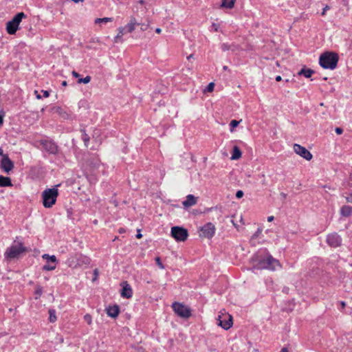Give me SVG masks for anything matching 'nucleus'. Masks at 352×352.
<instances>
[{"label": "nucleus", "mask_w": 352, "mask_h": 352, "mask_svg": "<svg viewBox=\"0 0 352 352\" xmlns=\"http://www.w3.org/2000/svg\"><path fill=\"white\" fill-rule=\"evenodd\" d=\"M339 60L338 55L332 52H326L319 58V65L324 69H334Z\"/></svg>", "instance_id": "obj_1"}, {"label": "nucleus", "mask_w": 352, "mask_h": 352, "mask_svg": "<svg viewBox=\"0 0 352 352\" xmlns=\"http://www.w3.org/2000/svg\"><path fill=\"white\" fill-rule=\"evenodd\" d=\"M60 184L56 185L54 187L51 188H47L42 192V202L43 205L46 208H52L56 201V199L58 196V187Z\"/></svg>", "instance_id": "obj_2"}, {"label": "nucleus", "mask_w": 352, "mask_h": 352, "mask_svg": "<svg viewBox=\"0 0 352 352\" xmlns=\"http://www.w3.org/2000/svg\"><path fill=\"white\" fill-rule=\"evenodd\" d=\"M276 266H280L279 261L267 253L265 258L258 260V263L254 265V268L256 270L265 269L274 271L276 270Z\"/></svg>", "instance_id": "obj_3"}, {"label": "nucleus", "mask_w": 352, "mask_h": 352, "mask_svg": "<svg viewBox=\"0 0 352 352\" xmlns=\"http://www.w3.org/2000/svg\"><path fill=\"white\" fill-rule=\"evenodd\" d=\"M142 25L141 28L142 29H146V28H144L143 27H146L148 23H128L126 26L123 28H119L118 29V34L114 37V42L115 43H120L122 42V37L126 34V33H130L133 32L135 30V25Z\"/></svg>", "instance_id": "obj_4"}, {"label": "nucleus", "mask_w": 352, "mask_h": 352, "mask_svg": "<svg viewBox=\"0 0 352 352\" xmlns=\"http://www.w3.org/2000/svg\"><path fill=\"white\" fill-rule=\"evenodd\" d=\"M27 251L28 249L23 246V243H19L18 245H12L7 248L5 256L7 258L12 259L16 258L20 254Z\"/></svg>", "instance_id": "obj_5"}, {"label": "nucleus", "mask_w": 352, "mask_h": 352, "mask_svg": "<svg viewBox=\"0 0 352 352\" xmlns=\"http://www.w3.org/2000/svg\"><path fill=\"white\" fill-rule=\"evenodd\" d=\"M170 234L177 242L185 241L188 237V230L181 226L172 227Z\"/></svg>", "instance_id": "obj_6"}, {"label": "nucleus", "mask_w": 352, "mask_h": 352, "mask_svg": "<svg viewBox=\"0 0 352 352\" xmlns=\"http://www.w3.org/2000/svg\"><path fill=\"white\" fill-rule=\"evenodd\" d=\"M172 307L175 314L181 318H188L192 315L190 309L182 303L175 302Z\"/></svg>", "instance_id": "obj_7"}, {"label": "nucleus", "mask_w": 352, "mask_h": 352, "mask_svg": "<svg viewBox=\"0 0 352 352\" xmlns=\"http://www.w3.org/2000/svg\"><path fill=\"white\" fill-rule=\"evenodd\" d=\"M42 258L47 261V263L45 264L42 267L43 271H52L56 269V265L58 263V261L54 255L44 254L42 256Z\"/></svg>", "instance_id": "obj_8"}, {"label": "nucleus", "mask_w": 352, "mask_h": 352, "mask_svg": "<svg viewBox=\"0 0 352 352\" xmlns=\"http://www.w3.org/2000/svg\"><path fill=\"white\" fill-rule=\"evenodd\" d=\"M217 324L225 330L229 329L233 324L232 317L230 314H222L219 316Z\"/></svg>", "instance_id": "obj_9"}, {"label": "nucleus", "mask_w": 352, "mask_h": 352, "mask_svg": "<svg viewBox=\"0 0 352 352\" xmlns=\"http://www.w3.org/2000/svg\"><path fill=\"white\" fill-rule=\"evenodd\" d=\"M41 145L50 154L56 155L58 153V145L52 140H43L40 142Z\"/></svg>", "instance_id": "obj_10"}, {"label": "nucleus", "mask_w": 352, "mask_h": 352, "mask_svg": "<svg viewBox=\"0 0 352 352\" xmlns=\"http://www.w3.org/2000/svg\"><path fill=\"white\" fill-rule=\"evenodd\" d=\"M215 233V227L212 223H207L201 228L200 236L202 237L211 239Z\"/></svg>", "instance_id": "obj_11"}, {"label": "nucleus", "mask_w": 352, "mask_h": 352, "mask_svg": "<svg viewBox=\"0 0 352 352\" xmlns=\"http://www.w3.org/2000/svg\"><path fill=\"white\" fill-rule=\"evenodd\" d=\"M326 241L330 247L338 248L342 244V238L338 233L334 232L327 235Z\"/></svg>", "instance_id": "obj_12"}, {"label": "nucleus", "mask_w": 352, "mask_h": 352, "mask_svg": "<svg viewBox=\"0 0 352 352\" xmlns=\"http://www.w3.org/2000/svg\"><path fill=\"white\" fill-rule=\"evenodd\" d=\"M294 150L296 154L299 155L306 160L309 161L312 159V154L305 147L302 146L298 144H294Z\"/></svg>", "instance_id": "obj_13"}, {"label": "nucleus", "mask_w": 352, "mask_h": 352, "mask_svg": "<svg viewBox=\"0 0 352 352\" xmlns=\"http://www.w3.org/2000/svg\"><path fill=\"white\" fill-rule=\"evenodd\" d=\"M14 167V162L9 156H3L0 160V168L6 173H9Z\"/></svg>", "instance_id": "obj_14"}, {"label": "nucleus", "mask_w": 352, "mask_h": 352, "mask_svg": "<svg viewBox=\"0 0 352 352\" xmlns=\"http://www.w3.org/2000/svg\"><path fill=\"white\" fill-rule=\"evenodd\" d=\"M122 289L120 291V296L124 298H131L133 296V289L131 286L127 281H123L120 284Z\"/></svg>", "instance_id": "obj_15"}, {"label": "nucleus", "mask_w": 352, "mask_h": 352, "mask_svg": "<svg viewBox=\"0 0 352 352\" xmlns=\"http://www.w3.org/2000/svg\"><path fill=\"white\" fill-rule=\"evenodd\" d=\"M106 311L108 316L112 318H116L120 312V309L119 305H114L113 306H109L107 307Z\"/></svg>", "instance_id": "obj_16"}, {"label": "nucleus", "mask_w": 352, "mask_h": 352, "mask_svg": "<svg viewBox=\"0 0 352 352\" xmlns=\"http://www.w3.org/2000/svg\"><path fill=\"white\" fill-rule=\"evenodd\" d=\"M197 198L195 197L193 195H188L186 196V199L183 201V206L184 208H189L192 206H194L197 204Z\"/></svg>", "instance_id": "obj_17"}, {"label": "nucleus", "mask_w": 352, "mask_h": 352, "mask_svg": "<svg viewBox=\"0 0 352 352\" xmlns=\"http://www.w3.org/2000/svg\"><path fill=\"white\" fill-rule=\"evenodd\" d=\"M12 186V180L9 177L0 175V187H11Z\"/></svg>", "instance_id": "obj_18"}, {"label": "nucleus", "mask_w": 352, "mask_h": 352, "mask_svg": "<svg viewBox=\"0 0 352 352\" xmlns=\"http://www.w3.org/2000/svg\"><path fill=\"white\" fill-rule=\"evenodd\" d=\"M340 214L344 217H349L352 215V206L344 205L340 208Z\"/></svg>", "instance_id": "obj_19"}, {"label": "nucleus", "mask_w": 352, "mask_h": 352, "mask_svg": "<svg viewBox=\"0 0 352 352\" xmlns=\"http://www.w3.org/2000/svg\"><path fill=\"white\" fill-rule=\"evenodd\" d=\"M314 72H315L313 69L307 68L305 66L298 72V75L303 76L305 78H309L313 74H314Z\"/></svg>", "instance_id": "obj_20"}, {"label": "nucleus", "mask_w": 352, "mask_h": 352, "mask_svg": "<svg viewBox=\"0 0 352 352\" xmlns=\"http://www.w3.org/2000/svg\"><path fill=\"white\" fill-rule=\"evenodd\" d=\"M20 23H6V30L10 34H14L20 29Z\"/></svg>", "instance_id": "obj_21"}, {"label": "nucleus", "mask_w": 352, "mask_h": 352, "mask_svg": "<svg viewBox=\"0 0 352 352\" xmlns=\"http://www.w3.org/2000/svg\"><path fill=\"white\" fill-rule=\"evenodd\" d=\"M242 152L238 146H234L232 148L231 160H236L241 157Z\"/></svg>", "instance_id": "obj_22"}, {"label": "nucleus", "mask_w": 352, "mask_h": 352, "mask_svg": "<svg viewBox=\"0 0 352 352\" xmlns=\"http://www.w3.org/2000/svg\"><path fill=\"white\" fill-rule=\"evenodd\" d=\"M27 16L23 12H19L14 15L12 19L7 21V22H21L22 19H25Z\"/></svg>", "instance_id": "obj_23"}, {"label": "nucleus", "mask_w": 352, "mask_h": 352, "mask_svg": "<svg viewBox=\"0 0 352 352\" xmlns=\"http://www.w3.org/2000/svg\"><path fill=\"white\" fill-rule=\"evenodd\" d=\"M80 132H81V138L83 140L85 146L87 147L90 138H89V135L86 133L85 129H80Z\"/></svg>", "instance_id": "obj_24"}, {"label": "nucleus", "mask_w": 352, "mask_h": 352, "mask_svg": "<svg viewBox=\"0 0 352 352\" xmlns=\"http://www.w3.org/2000/svg\"><path fill=\"white\" fill-rule=\"evenodd\" d=\"M56 112L63 119H69V114H68L63 108L57 107L56 109Z\"/></svg>", "instance_id": "obj_25"}, {"label": "nucleus", "mask_w": 352, "mask_h": 352, "mask_svg": "<svg viewBox=\"0 0 352 352\" xmlns=\"http://www.w3.org/2000/svg\"><path fill=\"white\" fill-rule=\"evenodd\" d=\"M236 0H223L221 6L227 8H232L235 3Z\"/></svg>", "instance_id": "obj_26"}, {"label": "nucleus", "mask_w": 352, "mask_h": 352, "mask_svg": "<svg viewBox=\"0 0 352 352\" xmlns=\"http://www.w3.org/2000/svg\"><path fill=\"white\" fill-rule=\"evenodd\" d=\"M78 264L80 265V262L85 263L86 265L90 263V259L87 256H85L82 255H79L78 258H77Z\"/></svg>", "instance_id": "obj_27"}, {"label": "nucleus", "mask_w": 352, "mask_h": 352, "mask_svg": "<svg viewBox=\"0 0 352 352\" xmlns=\"http://www.w3.org/2000/svg\"><path fill=\"white\" fill-rule=\"evenodd\" d=\"M343 196L345 197L347 203L352 204V189L349 188V192H344Z\"/></svg>", "instance_id": "obj_28"}, {"label": "nucleus", "mask_w": 352, "mask_h": 352, "mask_svg": "<svg viewBox=\"0 0 352 352\" xmlns=\"http://www.w3.org/2000/svg\"><path fill=\"white\" fill-rule=\"evenodd\" d=\"M49 314H50V316H49V320L50 322H54L57 318H56V312H55V310L54 309H50L49 310Z\"/></svg>", "instance_id": "obj_29"}, {"label": "nucleus", "mask_w": 352, "mask_h": 352, "mask_svg": "<svg viewBox=\"0 0 352 352\" xmlns=\"http://www.w3.org/2000/svg\"><path fill=\"white\" fill-rule=\"evenodd\" d=\"M42 294H43V287L40 285L36 286L35 292H34L35 299H38V298H40V296L42 295Z\"/></svg>", "instance_id": "obj_30"}, {"label": "nucleus", "mask_w": 352, "mask_h": 352, "mask_svg": "<svg viewBox=\"0 0 352 352\" xmlns=\"http://www.w3.org/2000/svg\"><path fill=\"white\" fill-rule=\"evenodd\" d=\"M241 120L240 121H238L236 120H232L231 122H230V130L231 132H232L234 129V128H236V126H238V125L239 124Z\"/></svg>", "instance_id": "obj_31"}, {"label": "nucleus", "mask_w": 352, "mask_h": 352, "mask_svg": "<svg viewBox=\"0 0 352 352\" xmlns=\"http://www.w3.org/2000/svg\"><path fill=\"white\" fill-rule=\"evenodd\" d=\"M91 81V76H87L85 78H78L77 82L78 84L83 83V84H87Z\"/></svg>", "instance_id": "obj_32"}, {"label": "nucleus", "mask_w": 352, "mask_h": 352, "mask_svg": "<svg viewBox=\"0 0 352 352\" xmlns=\"http://www.w3.org/2000/svg\"><path fill=\"white\" fill-rule=\"evenodd\" d=\"M84 320L87 322L88 324H91L92 323V317L89 314H87L84 316Z\"/></svg>", "instance_id": "obj_33"}, {"label": "nucleus", "mask_w": 352, "mask_h": 352, "mask_svg": "<svg viewBox=\"0 0 352 352\" xmlns=\"http://www.w3.org/2000/svg\"><path fill=\"white\" fill-rule=\"evenodd\" d=\"M111 20L110 18H96L94 20V22H109Z\"/></svg>", "instance_id": "obj_34"}, {"label": "nucleus", "mask_w": 352, "mask_h": 352, "mask_svg": "<svg viewBox=\"0 0 352 352\" xmlns=\"http://www.w3.org/2000/svg\"><path fill=\"white\" fill-rule=\"evenodd\" d=\"M262 233V229L258 228L257 230L253 234L252 238L256 239L259 236V235Z\"/></svg>", "instance_id": "obj_35"}, {"label": "nucleus", "mask_w": 352, "mask_h": 352, "mask_svg": "<svg viewBox=\"0 0 352 352\" xmlns=\"http://www.w3.org/2000/svg\"><path fill=\"white\" fill-rule=\"evenodd\" d=\"M220 23H212L210 25V30L211 31H217L218 28H219Z\"/></svg>", "instance_id": "obj_36"}, {"label": "nucleus", "mask_w": 352, "mask_h": 352, "mask_svg": "<svg viewBox=\"0 0 352 352\" xmlns=\"http://www.w3.org/2000/svg\"><path fill=\"white\" fill-rule=\"evenodd\" d=\"M155 261H156V263L157 265L161 268V269H164V265L162 264V261H161V259L160 257H156L155 258Z\"/></svg>", "instance_id": "obj_37"}, {"label": "nucleus", "mask_w": 352, "mask_h": 352, "mask_svg": "<svg viewBox=\"0 0 352 352\" xmlns=\"http://www.w3.org/2000/svg\"><path fill=\"white\" fill-rule=\"evenodd\" d=\"M214 82H210V83L208 85L207 87H206V90H207L208 91H209V92L212 91H213V89H214Z\"/></svg>", "instance_id": "obj_38"}, {"label": "nucleus", "mask_w": 352, "mask_h": 352, "mask_svg": "<svg viewBox=\"0 0 352 352\" xmlns=\"http://www.w3.org/2000/svg\"><path fill=\"white\" fill-rule=\"evenodd\" d=\"M243 195H244V193H243V190H239L236 192V197L237 199H241L243 197Z\"/></svg>", "instance_id": "obj_39"}, {"label": "nucleus", "mask_w": 352, "mask_h": 352, "mask_svg": "<svg viewBox=\"0 0 352 352\" xmlns=\"http://www.w3.org/2000/svg\"><path fill=\"white\" fill-rule=\"evenodd\" d=\"M347 187H349V188H352V173L349 175V182H347Z\"/></svg>", "instance_id": "obj_40"}, {"label": "nucleus", "mask_w": 352, "mask_h": 352, "mask_svg": "<svg viewBox=\"0 0 352 352\" xmlns=\"http://www.w3.org/2000/svg\"><path fill=\"white\" fill-rule=\"evenodd\" d=\"M221 48L223 51H227L230 49V47L227 43H223L221 46Z\"/></svg>", "instance_id": "obj_41"}, {"label": "nucleus", "mask_w": 352, "mask_h": 352, "mask_svg": "<svg viewBox=\"0 0 352 352\" xmlns=\"http://www.w3.org/2000/svg\"><path fill=\"white\" fill-rule=\"evenodd\" d=\"M335 132L336 133L337 135H341L343 133V129L340 127H336L335 129Z\"/></svg>", "instance_id": "obj_42"}, {"label": "nucleus", "mask_w": 352, "mask_h": 352, "mask_svg": "<svg viewBox=\"0 0 352 352\" xmlns=\"http://www.w3.org/2000/svg\"><path fill=\"white\" fill-rule=\"evenodd\" d=\"M43 97L47 98L50 96V92L47 90H42Z\"/></svg>", "instance_id": "obj_43"}, {"label": "nucleus", "mask_w": 352, "mask_h": 352, "mask_svg": "<svg viewBox=\"0 0 352 352\" xmlns=\"http://www.w3.org/2000/svg\"><path fill=\"white\" fill-rule=\"evenodd\" d=\"M135 236L137 239H141L142 237V234H141L140 229L137 230V234H136Z\"/></svg>", "instance_id": "obj_44"}, {"label": "nucleus", "mask_w": 352, "mask_h": 352, "mask_svg": "<svg viewBox=\"0 0 352 352\" xmlns=\"http://www.w3.org/2000/svg\"><path fill=\"white\" fill-rule=\"evenodd\" d=\"M3 116H4V113L3 112V114H0V127L3 125Z\"/></svg>", "instance_id": "obj_45"}, {"label": "nucleus", "mask_w": 352, "mask_h": 352, "mask_svg": "<svg viewBox=\"0 0 352 352\" xmlns=\"http://www.w3.org/2000/svg\"><path fill=\"white\" fill-rule=\"evenodd\" d=\"M34 94H35L36 98L37 99H38V100H39V99H41V98H42V96L39 94V93H38V91L35 90V91H34Z\"/></svg>", "instance_id": "obj_46"}, {"label": "nucleus", "mask_w": 352, "mask_h": 352, "mask_svg": "<svg viewBox=\"0 0 352 352\" xmlns=\"http://www.w3.org/2000/svg\"><path fill=\"white\" fill-rule=\"evenodd\" d=\"M330 9V7L329 6H325V7L323 8L322 15H324L325 14V12Z\"/></svg>", "instance_id": "obj_47"}, {"label": "nucleus", "mask_w": 352, "mask_h": 352, "mask_svg": "<svg viewBox=\"0 0 352 352\" xmlns=\"http://www.w3.org/2000/svg\"><path fill=\"white\" fill-rule=\"evenodd\" d=\"M0 156L1 157V158H3V156H8V155L4 154L3 149L0 148Z\"/></svg>", "instance_id": "obj_48"}, {"label": "nucleus", "mask_w": 352, "mask_h": 352, "mask_svg": "<svg viewBox=\"0 0 352 352\" xmlns=\"http://www.w3.org/2000/svg\"><path fill=\"white\" fill-rule=\"evenodd\" d=\"M72 76L75 78H79L80 74L78 72H76V71H73Z\"/></svg>", "instance_id": "obj_49"}, {"label": "nucleus", "mask_w": 352, "mask_h": 352, "mask_svg": "<svg viewBox=\"0 0 352 352\" xmlns=\"http://www.w3.org/2000/svg\"><path fill=\"white\" fill-rule=\"evenodd\" d=\"M274 216H270V217H267V221L269 222H271V221H272L274 220Z\"/></svg>", "instance_id": "obj_50"}, {"label": "nucleus", "mask_w": 352, "mask_h": 352, "mask_svg": "<svg viewBox=\"0 0 352 352\" xmlns=\"http://www.w3.org/2000/svg\"><path fill=\"white\" fill-rule=\"evenodd\" d=\"M340 305L342 306V309H344V307H346V302L344 301H341Z\"/></svg>", "instance_id": "obj_51"}, {"label": "nucleus", "mask_w": 352, "mask_h": 352, "mask_svg": "<svg viewBox=\"0 0 352 352\" xmlns=\"http://www.w3.org/2000/svg\"><path fill=\"white\" fill-rule=\"evenodd\" d=\"M280 352H289V351L287 347H283Z\"/></svg>", "instance_id": "obj_52"}, {"label": "nucleus", "mask_w": 352, "mask_h": 352, "mask_svg": "<svg viewBox=\"0 0 352 352\" xmlns=\"http://www.w3.org/2000/svg\"><path fill=\"white\" fill-rule=\"evenodd\" d=\"M119 233L122 234V233H124L125 232V229L123 228H120L118 230Z\"/></svg>", "instance_id": "obj_53"}, {"label": "nucleus", "mask_w": 352, "mask_h": 352, "mask_svg": "<svg viewBox=\"0 0 352 352\" xmlns=\"http://www.w3.org/2000/svg\"><path fill=\"white\" fill-rule=\"evenodd\" d=\"M276 80L279 82L282 80V78L280 76H277L276 78H275Z\"/></svg>", "instance_id": "obj_54"}, {"label": "nucleus", "mask_w": 352, "mask_h": 352, "mask_svg": "<svg viewBox=\"0 0 352 352\" xmlns=\"http://www.w3.org/2000/svg\"><path fill=\"white\" fill-rule=\"evenodd\" d=\"M155 32H156V33H157V34H160V33H161V32H162V30H161V28H156V29H155Z\"/></svg>", "instance_id": "obj_55"}, {"label": "nucleus", "mask_w": 352, "mask_h": 352, "mask_svg": "<svg viewBox=\"0 0 352 352\" xmlns=\"http://www.w3.org/2000/svg\"><path fill=\"white\" fill-rule=\"evenodd\" d=\"M62 86L66 87L67 85V82L65 80H63L61 83Z\"/></svg>", "instance_id": "obj_56"}, {"label": "nucleus", "mask_w": 352, "mask_h": 352, "mask_svg": "<svg viewBox=\"0 0 352 352\" xmlns=\"http://www.w3.org/2000/svg\"><path fill=\"white\" fill-rule=\"evenodd\" d=\"M99 162H100L98 158H96V162L94 164V166H97L99 164Z\"/></svg>", "instance_id": "obj_57"}, {"label": "nucleus", "mask_w": 352, "mask_h": 352, "mask_svg": "<svg viewBox=\"0 0 352 352\" xmlns=\"http://www.w3.org/2000/svg\"><path fill=\"white\" fill-rule=\"evenodd\" d=\"M192 57H193V54H190V55L187 57V58H188V60H190V58H192Z\"/></svg>", "instance_id": "obj_58"}, {"label": "nucleus", "mask_w": 352, "mask_h": 352, "mask_svg": "<svg viewBox=\"0 0 352 352\" xmlns=\"http://www.w3.org/2000/svg\"><path fill=\"white\" fill-rule=\"evenodd\" d=\"M72 1H74V3H78L80 1H82V0H72Z\"/></svg>", "instance_id": "obj_59"}, {"label": "nucleus", "mask_w": 352, "mask_h": 352, "mask_svg": "<svg viewBox=\"0 0 352 352\" xmlns=\"http://www.w3.org/2000/svg\"><path fill=\"white\" fill-rule=\"evenodd\" d=\"M223 69L224 70H227V69H228V66H223Z\"/></svg>", "instance_id": "obj_60"}, {"label": "nucleus", "mask_w": 352, "mask_h": 352, "mask_svg": "<svg viewBox=\"0 0 352 352\" xmlns=\"http://www.w3.org/2000/svg\"><path fill=\"white\" fill-rule=\"evenodd\" d=\"M281 195L283 197H286V195L283 192L281 193Z\"/></svg>", "instance_id": "obj_61"}, {"label": "nucleus", "mask_w": 352, "mask_h": 352, "mask_svg": "<svg viewBox=\"0 0 352 352\" xmlns=\"http://www.w3.org/2000/svg\"><path fill=\"white\" fill-rule=\"evenodd\" d=\"M94 273H95L96 276H97V275H98L97 270H94Z\"/></svg>", "instance_id": "obj_62"}, {"label": "nucleus", "mask_w": 352, "mask_h": 352, "mask_svg": "<svg viewBox=\"0 0 352 352\" xmlns=\"http://www.w3.org/2000/svg\"><path fill=\"white\" fill-rule=\"evenodd\" d=\"M350 49L352 50V41H351V43L350 44V46H349Z\"/></svg>", "instance_id": "obj_63"}, {"label": "nucleus", "mask_w": 352, "mask_h": 352, "mask_svg": "<svg viewBox=\"0 0 352 352\" xmlns=\"http://www.w3.org/2000/svg\"><path fill=\"white\" fill-rule=\"evenodd\" d=\"M276 65L279 66V63L278 62H276Z\"/></svg>", "instance_id": "obj_64"}]
</instances>
